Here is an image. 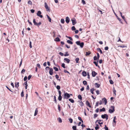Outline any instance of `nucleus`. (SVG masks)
Here are the masks:
<instances>
[{"label":"nucleus","instance_id":"nucleus-1","mask_svg":"<svg viewBox=\"0 0 130 130\" xmlns=\"http://www.w3.org/2000/svg\"><path fill=\"white\" fill-rule=\"evenodd\" d=\"M110 108L112 109H109V112L111 113H113L115 111V107L113 106H111Z\"/></svg>","mask_w":130,"mask_h":130},{"label":"nucleus","instance_id":"nucleus-2","mask_svg":"<svg viewBox=\"0 0 130 130\" xmlns=\"http://www.w3.org/2000/svg\"><path fill=\"white\" fill-rule=\"evenodd\" d=\"M70 97V95L69 93H66L64 94V97L63 98L64 99H68V98Z\"/></svg>","mask_w":130,"mask_h":130},{"label":"nucleus","instance_id":"nucleus-3","mask_svg":"<svg viewBox=\"0 0 130 130\" xmlns=\"http://www.w3.org/2000/svg\"><path fill=\"white\" fill-rule=\"evenodd\" d=\"M108 116L106 114H104V115H102L101 116V117L103 119L106 118V119L107 120L108 119Z\"/></svg>","mask_w":130,"mask_h":130},{"label":"nucleus","instance_id":"nucleus-4","mask_svg":"<svg viewBox=\"0 0 130 130\" xmlns=\"http://www.w3.org/2000/svg\"><path fill=\"white\" fill-rule=\"evenodd\" d=\"M44 5L46 11H50V8L48 7L47 4L46 3H45Z\"/></svg>","mask_w":130,"mask_h":130},{"label":"nucleus","instance_id":"nucleus-5","mask_svg":"<svg viewBox=\"0 0 130 130\" xmlns=\"http://www.w3.org/2000/svg\"><path fill=\"white\" fill-rule=\"evenodd\" d=\"M71 21L72 22V24L73 25H75V24L77 22L75 18H74L72 19Z\"/></svg>","mask_w":130,"mask_h":130},{"label":"nucleus","instance_id":"nucleus-6","mask_svg":"<svg viewBox=\"0 0 130 130\" xmlns=\"http://www.w3.org/2000/svg\"><path fill=\"white\" fill-rule=\"evenodd\" d=\"M41 12L40 11H39L37 13V15L39 16L41 18H43V16L42 15H41Z\"/></svg>","mask_w":130,"mask_h":130},{"label":"nucleus","instance_id":"nucleus-7","mask_svg":"<svg viewBox=\"0 0 130 130\" xmlns=\"http://www.w3.org/2000/svg\"><path fill=\"white\" fill-rule=\"evenodd\" d=\"M86 104L87 106H88L90 108H91V107L90 105V103L88 101H86Z\"/></svg>","mask_w":130,"mask_h":130},{"label":"nucleus","instance_id":"nucleus-8","mask_svg":"<svg viewBox=\"0 0 130 130\" xmlns=\"http://www.w3.org/2000/svg\"><path fill=\"white\" fill-rule=\"evenodd\" d=\"M64 61L65 62H67V63H69L70 61L69 59L67 58H64Z\"/></svg>","mask_w":130,"mask_h":130},{"label":"nucleus","instance_id":"nucleus-9","mask_svg":"<svg viewBox=\"0 0 130 130\" xmlns=\"http://www.w3.org/2000/svg\"><path fill=\"white\" fill-rule=\"evenodd\" d=\"M92 76L93 77H94L97 74V73L94 71H93L92 72Z\"/></svg>","mask_w":130,"mask_h":130},{"label":"nucleus","instance_id":"nucleus-10","mask_svg":"<svg viewBox=\"0 0 130 130\" xmlns=\"http://www.w3.org/2000/svg\"><path fill=\"white\" fill-rule=\"evenodd\" d=\"M53 70L52 68H51L50 69V70L49 72V74L51 75H52L53 74Z\"/></svg>","mask_w":130,"mask_h":130},{"label":"nucleus","instance_id":"nucleus-11","mask_svg":"<svg viewBox=\"0 0 130 130\" xmlns=\"http://www.w3.org/2000/svg\"><path fill=\"white\" fill-rule=\"evenodd\" d=\"M70 21V19L69 17H66V21L67 23L68 24Z\"/></svg>","mask_w":130,"mask_h":130},{"label":"nucleus","instance_id":"nucleus-12","mask_svg":"<svg viewBox=\"0 0 130 130\" xmlns=\"http://www.w3.org/2000/svg\"><path fill=\"white\" fill-rule=\"evenodd\" d=\"M38 109L37 108H36L35 111L34 115V116H35L37 115L38 114Z\"/></svg>","mask_w":130,"mask_h":130},{"label":"nucleus","instance_id":"nucleus-13","mask_svg":"<svg viewBox=\"0 0 130 130\" xmlns=\"http://www.w3.org/2000/svg\"><path fill=\"white\" fill-rule=\"evenodd\" d=\"M98 121H99L98 122V123L99 124H103V122H101V120H97L96 121V122H98Z\"/></svg>","mask_w":130,"mask_h":130},{"label":"nucleus","instance_id":"nucleus-14","mask_svg":"<svg viewBox=\"0 0 130 130\" xmlns=\"http://www.w3.org/2000/svg\"><path fill=\"white\" fill-rule=\"evenodd\" d=\"M82 75L84 76H85L87 75V73L85 71H83L82 73Z\"/></svg>","mask_w":130,"mask_h":130},{"label":"nucleus","instance_id":"nucleus-15","mask_svg":"<svg viewBox=\"0 0 130 130\" xmlns=\"http://www.w3.org/2000/svg\"><path fill=\"white\" fill-rule=\"evenodd\" d=\"M98 60L97 62L94 61L93 62V63L95 64V65H96V66H97V67H98L99 68L100 66L99 65H98Z\"/></svg>","mask_w":130,"mask_h":130},{"label":"nucleus","instance_id":"nucleus-16","mask_svg":"<svg viewBox=\"0 0 130 130\" xmlns=\"http://www.w3.org/2000/svg\"><path fill=\"white\" fill-rule=\"evenodd\" d=\"M19 82H18L17 83V82L15 83V87H16L17 88H18L19 86Z\"/></svg>","mask_w":130,"mask_h":130},{"label":"nucleus","instance_id":"nucleus-17","mask_svg":"<svg viewBox=\"0 0 130 130\" xmlns=\"http://www.w3.org/2000/svg\"><path fill=\"white\" fill-rule=\"evenodd\" d=\"M55 41H56L59 42L60 41V39L58 37H57L55 39Z\"/></svg>","mask_w":130,"mask_h":130},{"label":"nucleus","instance_id":"nucleus-18","mask_svg":"<svg viewBox=\"0 0 130 130\" xmlns=\"http://www.w3.org/2000/svg\"><path fill=\"white\" fill-rule=\"evenodd\" d=\"M84 43L83 42L80 43L79 45L80 46L81 48H83L84 45Z\"/></svg>","mask_w":130,"mask_h":130},{"label":"nucleus","instance_id":"nucleus-19","mask_svg":"<svg viewBox=\"0 0 130 130\" xmlns=\"http://www.w3.org/2000/svg\"><path fill=\"white\" fill-rule=\"evenodd\" d=\"M95 87L97 88H99L100 86V85L98 84L97 83H95Z\"/></svg>","mask_w":130,"mask_h":130},{"label":"nucleus","instance_id":"nucleus-20","mask_svg":"<svg viewBox=\"0 0 130 130\" xmlns=\"http://www.w3.org/2000/svg\"><path fill=\"white\" fill-rule=\"evenodd\" d=\"M67 42L71 44H72L73 43L72 42L69 40H67Z\"/></svg>","mask_w":130,"mask_h":130},{"label":"nucleus","instance_id":"nucleus-21","mask_svg":"<svg viewBox=\"0 0 130 130\" xmlns=\"http://www.w3.org/2000/svg\"><path fill=\"white\" fill-rule=\"evenodd\" d=\"M78 98L79 99H80V101H81L82 99V97L81 95L79 94L78 96Z\"/></svg>","mask_w":130,"mask_h":130},{"label":"nucleus","instance_id":"nucleus-22","mask_svg":"<svg viewBox=\"0 0 130 130\" xmlns=\"http://www.w3.org/2000/svg\"><path fill=\"white\" fill-rule=\"evenodd\" d=\"M103 100L105 104L106 105L107 103V101L106 99L105 98H104L102 99Z\"/></svg>","mask_w":130,"mask_h":130},{"label":"nucleus","instance_id":"nucleus-23","mask_svg":"<svg viewBox=\"0 0 130 130\" xmlns=\"http://www.w3.org/2000/svg\"><path fill=\"white\" fill-rule=\"evenodd\" d=\"M113 92L115 94V96H116V90H115V88L114 87H113Z\"/></svg>","mask_w":130,"mask_h":130},{"label":"nucleus","instance_id":"nucleus-24","mask_svg":"<svg viewBox=\"0 0 130 130\" xmlns=\"http://www.w3.org/2000/svg\"><path fill=\"white\" fill-rule=\"evenodd\" d=\"M80 105L82 107L84 105V104L82 101L80 102Z\"/></svg>","mask_w":130,"mask_h":130},{"label":"nucleus","instance_id":"nucleus-25","mask_svg":"<svg viewBox=\"0 0 130 130\" xmlns=\"http://www.w3.org/2000/svg\"><path fill=\"white\" fill-rule=\"evenodd\" d=\"M46 16H47V17L48 19V20L50 22H51V18H50L49 16L48 15H47Z\"/></svg>","mask_w":130,"mask_h":130},{"label":"nucleus","instance_id":"nucleus-26","mask_svg":"<svg viewBox=\"0 0 130 130\" xmlns=\"http://www.w3.org/2000/svg\"><path fill=\"white\" fill-rule=\"evenodd\" d=\"M69 101L72 103H74V101L72 99H69Z\"/></svg>","mask_w":130,"mask_h":130},{"label":"nucleus","instance_id":"nucleus-27","mask_svg":"<svg viewBox=\"0 0 130 130\" xmlns=\"http://www.w3.org/2000/svg\"><path fill=\"white\" fill-rule=\"evenodd\" d=\"M94 90V88H92L90 89V92L93 94H94L93 91Z\"/></svg>","mask_w":130,"mask_h":130},{"label":"nucleus","instance_id":"nucleus-28","mask_svg":"<svg viewBox=\"0 0 130 130\" xmlns=\"http://www.w3.org/2000/svg\"><path fill=\"white\" fill-rule=\"evenodd\" d=\"M96 126L95 127V129L96 130H97L99 128V125L98 124H96Z\"/></svg>","mask_w":130,"mask_h":130},{"label":"nucleus","instance_id":"nucleus-29","mask_svg":"<svg viewBox=\"0 0 130 130\" xmlns=\"http://www.w3.org/2000/svg\"><path fill=\"white\" fill-rule=\"evenodd\" d=\"M97 50L98 51H99L101 54H102V51L101 50L100 48H98L97 49Z\"/></svg>","mask_w":130,"mask_h":130},{"label":"nucleus","instance_id":"nucleus-30","mask_svg":"<svg viewBox=\"0 0 130 130\" xmlns=\"http://www.w3.org/2000/svg\"><path fill=\"white\" fill-rule=\"evenodd\" d=\"M75 60L76 61V63H78L79 62V58H76Z\"/></svg>","mask_w":130,"mask_h":130},{"label":"nucleus","instance_id":"nucleus-31","mask_svg":"<svg viewBox=\"0 0 130 130\" xmlns=\"http://www.w3.org/2000/svg\"><path fill=\"white\" fill-rule=\"evenodd\" d=\"M72 128L73 130H77L76 126H73L72 127Z\"/></svg>","mask_w":130,"mask_h":130},{"label":"nucleus","instance_id":"nucleus-32","mask_svg":"<svg viewBox=\"0 0 130 130\" xmlns=\"http://www.w3.org/2000/svg\"><path fill=\"white\" fill-rule=\"evenodd\" d=\"M62 98V97L61 95H59L58 97V100L60 101L61 100Z\"/></svg>","mask_w":130,"mask_h":130},{"label":"nucleus","instance_id":"nucleus-33","mask_svg":"<svg viewBox=\"0 0 130 130\" xmlns=\"http://www.w3.org/2000/svg\"><path fill=\"white\" fill-rule=\"evenodd\" d=\"M105 111V108L104 107L102 109H100V112L104 111Z\"/></svg>","mask_w":130,"mask_h":130},{"label":"nucleus","instance_id":"nucleus-34","mask_svg":"<svg viewBox=\"0 0 130 130\" xmlns=\"http://www.w3.org/2000/svg\"><path fill=\"white\" fill-rule=\"evenodd\" d=\"M55 77L59 81H60V79H58V78H59V77L58 76V75L57 74H56L55 75Z\"/></svg>","mask_w":130,"mask_h":130},{"label":"nucleus","instance_id":"nucleus-35","mask_svg":"<svg viewBox=\"0 0 130 130\" xmlns=\"http://www.w3.org/2000/svg\"><path fill=\"white\" fill-rule=\"evenodd\" d=\"M91 54V52L90 51H89L88 52H86V56L89 55Z\"/></svg>","mask_w":130,"mask_h":130},{"label":"nucleus","instance_id":"nucleus-36","mask_svg":"<svg viewBox=\"0 0 130 130\" xmlns=\"http://www.w3.org/2000/svg\"><path fill=\"white\" fill-rule=\"evenodd\" d=\"M54 101L55 102V103L56 104H57V100H56V97L55 96H54Z\"/></svg>","mask_w":130,"mask_h":130},{"label":"nucleus","instance_id":"nucleus-37","mask_svg":"<svg viewBox=\"0 0 130 130\" xmlns=\"http://www.w3.org/2000/svg\"><path fill=\"white\" fill-rule=\"evenodd\" d=\"M53 69L56 71H58V69L56 67H54Z\"/></svg>","mask_w":130,"mask_h":130},{"label":"nucleus","instance_id":"nucleus-38","mask_svg":"<svg viewBox=\"0 0 130 130\" xmlns=\"http://www.w3.org/2000/svg\"><path fill=\"white\" fill-rule=\"evenodd\" d=\"M58 109L59 111H61V108L60 106V105L59 104H58Z\"/></svg>","mask_w":130,"mask_h":130},{"label":"nucleus","instance_id":"nucleus-39","mask_svg":"<svg viewBox=\"0 0 130 130\" xmlns=\"http://www.w3.org/2000/svg\"><path fill=\"white\" fill-rule=\"evenodd\" d=\"M116 119V116H115L113 118V122L115 123H116V121H115V120Z\"/></svg>","mask_w":130,"mask_h":130},{"label":"nucleus","instance_id":"nucleus-40","mask_svg":"<svg viewBox=\"0 0 130 130\" xmlns=\"http://www.w3.org/2000/svg\"><path fill=\"white\" fill-rule=\"evenodd\" d=\"M69 121L70 123H72L73 122V120L72 119H71V118H69Z\"/></svg>","mask_w":130,"mask_h":130},{"label":"nucleus","instance_id":"nucleus-41","mask_svg":"<svg viewBox=\"0 0 130 130\" xmlns=\"http://www.w3.org/2000/svg\"><path fill=\"white\" fill-rule=\"evenodd\" d=\"M78 119L80 121H81L82 123L83 122V121L81 118L80 117H78Z\"/></svg>","mask_w":130,"mask_h":130},{"label":"nucleus","instance_id":"nucleus-42","mask_svg":"<svg viewBox=\"0 0 130 130\" xmlns=\"http://www.w3.org/2000/svg\"><path fill=\"white\" fill-rule=\"evenodd\" d=\"M98 116V115L97 114L95 113V114H94V115L93 118L95 119Z\"/></svg>","mask_w":130,"mask_h":130},{"label":"nucleus","instance_id":"nucleus-43","mask_svg":"<svg viewBox=\"0 0 130 130\" xmlns=\"http://www.w3.org/2000/svg\"><path fill=\"white\" fill-rule=\"evenodd\" d=\"M80 41H78L76 42V44L78 45H79L80 44Z\"/></svg>","mask_w":130,"mask_h":130},{"label":"nucleus","instance_id":"nucleus-44","mask_svg":"<svg viewBox=\"0 0 130 130\" xmlns=\"http://www.w3.org/2000/svg\"><path fill=\"white\" fill-rule=\"evenodd\" d=\"M71 29L72 30H75L76 29L74 26H73L71 28Z\"/></svg>","mask_w":130,"mask_h":130},{"label":"nucleus","instance_id":"nucleus-45","mask_svg":"<svg viewBox=\"0 0 130 130\" xmlns=\"http://www.w3.org/2000/svg\"><path fill=\"white\" fill-rule=\"evenodd\" d=\"M28 4L31 5H32V2L31 1L29 0L28 2Z\"/></svg>","mask_w":130,"mask_h":130},{"label":"nucleus","instance_id":"nucleus-46","mask_svg":"<svg viewBox=\"0 0 130 130\" xmlns=\"http://www.w3.org/2000/svg\"><path fill=\"white\" fill-rule=\"evenodd\" d=\"M83 83L84 85H87V82L85 80H84L83 82Z\"/></svg>","mask_w":130,"mask_h":130},{"label":"nucleus","instance_id":"nucleus-47","mask_svg":"<svg viewBox=\"0 0 130 130\" xmlns=\"http://www.w3.org/2000/svg\"><path fill=\"white\" fill-rule=\"evenodd\" d=\"M61 22L63 24L64 23V20L63 19H61Z\"/></svg>","mask_w":130,"mask_h":130},{"label":"nucleus","instance_id":"nucleus-48","mask_svg":"<svg viewBox=\"0 0 130 130\" xmlns=\"http://www.w3.org/2000/svg\"><path fill=\"white\" fill-rule=\"evenodd\" d=\"M33 23H34V24L35 25H36L37 23L35 19H33Z\"/></svg>","mask_w":130,"mask_h":130},{"label":"nucleus","instance_id":"nucleus-49","mask_svg":"<svg viewBox=\"0 0 130 130\" xmlns=\"http://www.w3.org/2000/svg\"><path fill=\"white\" fill-rule=\"evenodd\" d=\"M109 81L110 83L111 84H113V82L112 80L110 79V80H109Z\"/></svg>","mask_w":130,"mask_h":130},{"label":"nucleus","instance_id":"nucleus-50","mask_svg":"<svg viewBox=\"0 0 130 130\" xmlns=\"http://www.w3.org/2000/svg\"><path fill=\"white\" fill-rule=\"evenodd\" d=\"M58 121H59V123H61L62 122V121L61 119L60 118H58Z\"/></svg>","mask_w":130,"mask_h":130},{"label":"nucleus","instance_id":"nucleus-51","mask_svg":"<svg viewBox=\"0 0 130 130\" xmlns=\"http://www.w3.org/2000/svg\"><path fill=\"white\" fill-rule=\"evenodd\" d=\"M69 55V54L68 53V52H66L65 54H64V56H68Z\"/></svg>","mask_w":130,"mask_h":130},{"label":"nucleus","instance_id":"nucleus-52","mask_svg":"<svg viewBox=\"0 0 130 130\" xmlns=\"http://www.w3.org/2000/svg\"><path fill=\"white\" fill-rule=\"evenodd\" d=\"M118 46V47H122V48H123V47H127L126 46H125V45L119 46Z\"/></svg>","mask_w":130,"mask_h":130},{"label":"nucleus","instance_id":"nucleus-53","mask_svg":"<svg viewBox=\"0 0 130 130\" xmlns=\"http://www.w3.org/2000/svg\"><path fill=\"white\" fill-rule=\"evenodd\" d=\"M25 70L24 69H23L21 72V73H24L25 72Z\"/></svg>","mask_w":130,"mask_h":130},{"label":"nucleus","instance_id":"nucleus-54","mask_svg":"<svg viewBox=\"0 0 130 130\" xmlns=\"http://www.w3.org/2000/svg\"><path fill=\"white\" fill-rule=\"evenodd\" d=\"M64 72L65 73H69V74H70V73L68 71H67V70H64Z\"/></svg>","mask_w":130,"mask_h":130},{"label":"nucleus","instance_id":"nucleus-55","mask_svg":"<svg viewBox=\"0 0 130 130\" xmlns=\"http://www.w3.org/2000/svg\"><path fill=\"white\" fill-rule=\"evenodd\" d=\"M97 60H98L100 58V56L99 54L98 53H97Z\"/></svg>","mask_w":130,"mask_h":130},{"label":"nucleus","instance_id":"nucleus-56","mask_svg":"<svg viewBox=\"0 0 130 130\" xmlns=\"http://www.w3.org/2000/svg\"><path fill=\"white\" fill-rule=\"evenodd\" d=\"M41 24V22H40L38 23H37V24L36 25L39 26Z\"/></svg>","mask_w":130,"mask_h":130},{"label":"nucleus","instance_id":"nucleus-57","mask_svg":"<svg viewBox=\"0 0 130 130\" xmlns=\"http://www.w3.org/2000/svg\"><path fill=\"white\" fill-rule=\"evenodd\" d=\"M61 66L64 68H65V64L64 63H62L61 64Z\"/></svg>","mask_w":130,"mask_h":130},{"label":"nucleus","instance_id":"nucleus-58","mask_svg":"<svg viewBox=\"0 0 130 130\" xmlns=\"http://www.w3.org/2000/svg\"><path fill=\"white\" fill-rule=\"evenodd\" d=\"M66 37H67V38H69L71 40H73V39H72V38L71 37H68V36H66Z\"/></svg>","mask_w":130,"mask_h":130},{"label":"nucleus","instance_id":"nucleus-59","mask_svg":"<svg viewBox=\"0 0 130 130\" xmlns=\"http://www.w3.org/2000/svg\"><path fill=\"white\" fill-rule=\"evenodd\" d=\"M21 96L22 97H23L24 96V92L23 91H22L21 93Z\"/></svg>","mask_w":130,"mask_h":130},{"label":"nucleus","instance_id":"nucleus-60","mask_svg":"<svg viewBox=\"0 0 130 130\" xmlns=\"http://www.w3.org/2000/svg\"><path fill=\"white\" fill-rule=\"evenodd\" d=\"M94 60H96L97 59V58L96 56H95L93 57Z\"/></svg>","mask_w":130,"mask_h":130},{"label":"nucleus","instance_id":"nucleus-61","mask_svg":"<svg viewBox=\"0 0 130 130\" xmlns=\"http://www.w3.org/2000/svg\"><path fill=\"white\" fill-rule=\"evenodd\" d=\"M105 130H108V128L106 126V125H105V127L104 128Z\"/></svg>","mask_w":130,"mask_h":130},{"label":"nucleus","instance_id":"nucleus-62","mask_svg":"<svg viewBox=\"0 0 130 130\" xmlns=\"http://www.w3.org/2000/svg\"><path fill=\"white\" fill-rule=\"evenodd\" d=\"M82 3L84 5L86 4V3L84 0H82Z\"/></svg>","mask_w":130,"mask_h":130},{"label":"nucleus","instance_id":"nucleus-63","mask_svg":"<svg viewBox=\"0 0 130 130\" xmlns=\"http://www.w3.org/2000/svg\"><path fill=\"white\" fill-rule=\"evenodd\" d=\"M56 88L57 89L59 90L60 89V88L59 86L57 85L56 87Z\"/></svg>","mask_w":130,"mask_h":130},{"label":"nucleus","instance_id":"nucleus-64","mask_svg":"<svg viewBox=\"0 0 130 130\" xmlns=\"http://www.w3.org/2000/svg\"><path fill=\"white\" fill-rule=\"evenodd\" d=\"M31 76H32L31 75H29L28 76V80H29L30 78H31Z\"/></svg>","mask_w":130,"mask_h":130}]
</instances>
